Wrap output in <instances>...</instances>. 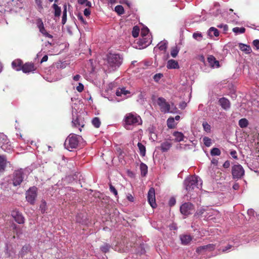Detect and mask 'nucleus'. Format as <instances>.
Masks as SVG:
<instances>
[{
	"label": "nucleus",
	"mask_w": 259,
	"mask_h": 259,
	"mask_svg": "<svg viewBox=\"0 0 259 259\" xmlns=\"http://www.w3.org/2000/svg\"><path fill=\"white\" fill-rule=\"evenodd\" d=\"M230 154L234 159H237V152L236 151L234 150L231 151Z\"/></svg>",
	"instance_id": "nucleus-59"
},
{
	"label": "nucleus",
	"mask_w": 259,
	"mask_h": 259,
	"mask_svg": "<svg viewBox=\"0 0 259 259\" xmlns=\"http://www.w3.org/2000/svg\"><path fill=\"white\" fill-rule=\"evenodd\" d=\"M37 27L39 29L40 32H41L44 36H45V37H47L50 38H53V36L51 34H49L47 31L46 29L45 28V27H44V24H43V22H42L41 19H38L37 20Z\"/></svg>",
	"instance_id": "nucleus-12"
},
{
	"label": "nucleus",
	"mask_w": 259,
	"mask_h": 259,
	"mask_svg": "<svg viewBox=\"0 0 259 259\" xmlns=\"http://www.w3.org/2000/svg\"><path fill=\"white\" fill-rule=\"evenodd\" d=\"M219 102L221 107L225 110H227L230 107V102L228 99L226 98H220Z\"/></svg>",
	"instance_id": "nucleus-17"
},
{
	"label": "nucleus",
	"mask_w": 259,
	"mask_h": 259,
	"mask_svg": "<svg viewBox=\"0 0 259 259\" xmlns=\"http://www.w3.org/2000/svg\"><path fill=\"white\" fill-rule=\"evenodd\" d=\"M124 126L126 129H129V126L140 124L142 122L141 119L139 116L129 113L125 115L124 118Z\"/></svg>",
	"instance_id": "nucleus-2"
},
{
	"label": "nucleus",
	"mask_w": 259,
	"mask_h": 259,
	"mask_svg": "<svg viewBox=\"0 0 259 259\" xmlns=\"http://www.w3.org/2000/svg\"><path fill=\"white\" fill-rule=\"evenodd\" d=\"M232 30L236 34L244 33L245 32V28L244 27H236L233 28Z\"/></svg>",
	"instance_id": "nucleus-38"
},
{
	"label": "nucleus",
	"mask_w": 259,
	"mask_h": 259,
	"mask_svg": "<svg viewBox=\"0 0 259 259\" xmlns=\"http://www.w3.org/2000/svg\"><path fill=\"white\" fill-rule=\"evenodd\" d=\"M204 145L206 147H210L212 144L211 139L207 137H204L203 138Z\"/></svg>",
	"instance_id": "nucleus-40"
},
{
	"label": "nucleus",
	"mask_w": 259,
	"mask_h": 259,
	"mask_svg": "<svg viewBox=\"0 0 259 259\" xmlns=\"http://www.w3.org/2000/svg\"><path fill=\"white\" fill-rule=\"evenodd\" d=\"M159 49L161 50V51H163V50H165L166 49V46L165 45V44H162V45H161L159 47Z\"/></svg>",
	"instance_id": "nucleus-64"
},
{
	"label": "nucleus",
	"mask_w": 259,
	"mask_h": 259,
	"mask_svg": "<svg viewBox=\"0 0 259 259\" xmlns=\"http://www.w3.org/2000/svg\"><path fill=\"white\" fill-rule=\"evenodd\" d=\"M179 49L177 46L171 48L170 51V55L173 58H176L178 54Z\"/></svg>",
	"instance_id": "nucleus-39"
},
{
	"label": "nucleus",
	"mask_w": 259,
	"mask_h": 259,
	"mask_svg": "<svg viewBox=\"0 0 259 259\" xmlns=\"http://www.w3.org/2000/svg\"><path fill=\"white\" fill-rule=\"evenodd\" d=\"M207 61L208 63L209 64V65L211 67H218L220 66L219 62L217 61L215 58L212 55H210L208 57Z\"/></svg>",
	"instance_id": "nucleus-19"
},
{
	"label": "nucleus",
	"mask_w": 259,
	"mask_h": 259,
	"mask_svg": "<svg viewBox=\"0 0 259 259\" xmlns=\"http://www.w3.org/2000/svg\"><path fill=\"white\" fill-rule=\"evenodd\" d=\"M130 92L125 90V88H119L117 90L116 95L117 96H121L122 95H126L129 94Z\"/></svg>",
	"instance_id": "nucleus-31"
},
{
	"label": "nucleus",
	"mask_w": 259,
	"mask_h": 259,
	"mask_svg": "<svg viewBox=\"0 0 259 259\" xmlns=\"http://www.w3.org/2000/svg\"><path fill=\"white\" fill-rule=\"evenodd\" d=\"M204 246L205 247V251H212L215 248L214 245L212 244H209L206 245H204Z\"/></svg>",
	"instance_id": "nucleus-48"
},
{
	"label": "nucleus",
	"mask_w": 259,
	"mask_h": 259,
	"mask_svg": "<svg viewBox=\"0 0 259 259\" xmlns=\"http://www.w3.org/2000/svg\"><path fill=\"white\" fill-rule=\"evenodd\" d=\"M23 61L20 59H16L12 63V66L16 71H20L22 69Z\"/></svg>",
	"instance_id": "nucleus-18"
},
{
	"label": "nucleus",
	"mask_w": 259,
	"mask_h": 259,
	"mask_svg": "<svg viewBox=\"0 0 259 259\" xmlns=\"http://www.w3.org/2000/svg\"><path fill=\"white\" fill-rule=\"evenodd\" d=\"M166 67L169 69H179V65L178 61L170 59L167 61Z\"/></svg>",
	"instance_id": "nucleus-20"
},
{
	"label": "nucleus",
	"mask_w": 259,
	"mask_h": 259,
	"mask_svg": "<svg viewBox=\"0 0 259 259\" xmlns=\"http://www.w3.org/2000/svg\"><path fill=\"white\" fill-rule=\"evenodd\" d=\"M176 202V199L174 197H171V198H170V199L169 200L168 204L170 206H172L175 205Z\"/></svg>",
	"instance_id": "nucleus-55"
},
{
	"label": "nucleus",
	"mask_w": 259,
	"mask_h": 259,
	"mask_svg": "<svg viewBox=\"0 0 259 259\" xmlns=\"http://www.w3.org/2000/svg\"><path fill=\"white\" fill-rule=\"evenodd\" d=\"M115 11L119 15H121L124 14V10L121 5H117L115 7Z\"/></svg>",
	"instance_id": "nucleus-37"
},
{
	"label": "nucleus",
	"mask_w": 259,
	"mask_h": 259,
	"mask_svg": "<svg viewBox=\"0 0 259 259\" xmlns=\"http://www.w3.org/2000/svg\"><path fill=\"white\" fill-rule=\"evenodd\" d=\"M72 122L73 126L78 127L79 131L81 132V128L84 126L83 120L80 118L76 117L75 119H73Z\"/></svg>",
	"instance_id": "nucleus-15"
},
{
	"label": "nucleus",
	"mask_w": 259,
	"mask_h": 259,
	"mask_svg": "<svg viewBox=\"0 0 259 259\" xmlns=\"http://www.w3.org/2000/svg\"><path fill=\"white\" fill-rule=\"evenodd\" d=\"M84 89V86L81 83H79L78 85L76 87V90L81 93Z\"/></svg>",
	"instance_id": "nucleus-54"
},
{
	"label": "nucleus",
	"mask_w": 259,
	"mask_h": 259,
	"mask_svg": "<svg viewBox=\"0 0 259 259\" xmlns=\"http://www.w3.org/2000/svg\"><path fill=\"white\" fill-rule=\"evenodd\" d=\"M253 45L256 47V49H259V40L256 39L253 40Z\"/></svg>",
	"instance_id": "nucleus-57"
},
{
	"label": "nucleus",
	"mask_w": 259,
	"mask_h": 259,
	"mask_svg": "<svg viewBox=\"0 0 259 259\" xmlns=\"http://www.w3.org/2000/svg\"><path fill=\"white\" fill-rule=\"evenodd\" d=\"M202 35L201 33L195 32L193 34V37L195 39H198V37L201 38Z\"/></svg>",
	"instance_id": "nucleus-56"
},
{
	"label": "nucleus",
	"mask_w": 259,
	"mask_h": 259,
	"mask_svg": "<svg viewBox=\"0 0 259 259\" xmlns=\"http://www.w3.org/2000/svg\"><path fill=\"white\" fill-rule=\"evenodd\" d=\"M181 243L184 245L189 244L192 240V237L188 234H182L180 236Z\"/></svg>",
	"instance_id": "nucleus-14"
},
{
	"label": "nucleus",
	"mask_w": 259,
	"mask_h": 259,
	"mask_svg": "<svg viewBox=\"0 0 259 259\" xmlns=\"http://www.w3.org/2000/svg\"><path fill=\"white\" fill-rule=\"evenodd\" d=\"M77 18L78 20L83 24L84 25L87 24V21L84 19L82 15L81 14H79L77 15Z\"/></svg>",
	"instance_id": "nucleus-53"
},
{
	"label": "nucleus",
	"mask_w": 259,
	"mask_h": 259,
	"mask_svg": "<svg viewBox=\"0 0 259 259\" xmlns=\"http://www.w3.org/2000/svg\"><path fill=\"white\" fill-rule=\"evenodd\" d=\"M202 126L204 130L207 133H210L211 131L210 125L206 121H204L202 123Z\"/></svg>",
	"instance_id": "nucleus-47"
},
{
	"label": "nucleus",
	"mask_w": 259,
	"mask_h": 259,
	"mask_svg": "<svg viewBox=\"0 0 259 259\" xmlns=\"http://www.w3.org/2000/svg\"><path fill=\"white\" fill-rule=\"evenodd\" d=\"M7 166V159L5 156L0 155V172H3Z\"/></svg>",
	"instance_id": "nucleus-23"
},
{
	"label": "nucleus",
	"mask_w": 259,
	"mask_h": 259,
	"mask_svg": "<svg viewBox=\"0 0 259 259\" xmlns=\"http://www.w3.org/2000/svg\"><path fill=\"white\" fill-rule=\"evenodd\" d=\"M173 136L175 137V141L176 142H181L184 140V134L179 132H175L173 133Z\"/></svg>",
	"instance_id": "nucleus-25"
},
{
	"label": "nucleus",
	"mask_w": 259,
	"mask_h": 259,
	"mask_svg": "<svg viewBox=\"0 0 259 259\" xmlns=\"http://www.w3.org/2000/svg\"><path fill=\"white\" fill-rule=\"evenodd\" d=\"M23 173L21 170H16L14 174L13 185L15 186L20 185L23 181Z\"/></svg>",
	"instance_id": "nucleus-10"
},
{
	"label": "nucleus",
	"mask_w": 259,
	"mask_h": 259,
	"mask_svg": "<svg viewBox=\"0 0 259 259\" xmlns=\"http://www.w3.org/2000/svg\"><path fill=\"white\" fill-rule=\"evenodd\" d=\"M194 210V206L193 204L190 202H186L180 207L181 212L185 216H188L191 214Z\"/></svg>",
	"instance_id": "nucleus-7"
},
{
	"label": "nucleus",
	"mask_w": 259,
	"mask_h": 259,
	"mask_svg": "<svg viewBox=\"0 0 259 259\" xmlns=\"http://www.w3.org/2000/svg\"><path fill=\"white\" fill-rule=\"evenodd\" d=\"M140 32V29L137 26H135L133 27L132 30V35L134 37L136 38L139 36Z\"/></svg>",
	"instance_id": "nucleus-42"
},
{
	"label": "nucleus",
	"mask_w": 259,
	"mask_h": 259,
	"mask_svg": "<svg viewBox=\"0 0 259 259\" xmlns=\"http://www.w3.org/2000/svg\"><path fill=\"white\" fill-rule=\"evenodd\" d=\"M163 76V74L159 73H156L153 76V79L155 82H158L159 80Z\"/></svg>",
	"instance_id": "nucleus-49"
},
{
	"label": "nucleus",
	"mask_w": 259,
	"mask_h": 259,
	"mask_svg": "<svg viewBox=\"0 0 259 259\" xmlns=\"http://www.w3.org/2000/svg\"><path fill=\"white\" fill-rule=\"evenodd\" d=\"M78 3L81 5H84L85 7L90 8L92 6V4L88 0H77Z\"/></svg>",
	"instance_id": "nucleus-41"
},
{
	"label": "nucleus",
	"mask_w": 259,
	"mask_h": 259,
	"mask_svg": "<svg viewBox=\"0 0 259 259\" xmlns=\"http://www.w3.org/2000/svg\"><path fill=\"white\" fill-rule=\"evenodd\" d=\"M172 144L169 141H165L161 143L160 145V149L162 152L167 151L171 147Z\"/></svg>",
	"instance_id": "nucleus-24"
},
{
	"label": "nucleus",
	"mask_w": 259,
	"mask_h": 259,
	"mask_svg": "<svg viewBox=\"0 0 259 259\" xmlns=\"http://www.w3.org/2000/svg\"><path fill=\"white\" fill-rule=\"evenodd\" d=\"M127 199L131 202H133L134 201V198L131 194H128L127 196Z\"/></svg>",
	"instance_id": "nucleus-62"
},
{
	"label": "nucleus",
	"mask_w": 259,
	"mask_h": 259,
	"mask_svg": "<svg viewBox=\"0 0 259 259\" xmlns=\"http://www.w3.org/2000/svg\"><path fill=\"white\" fill-rule=\"evenodd\" d=\"M93 125L96 128H99L101 125V121L99 117H94L92 121Z\"/></svg>",
	"instance_id": "nucleus-35"
},
{
	"label": "nucleus",
	"mask_w": 259,
	"mask_h": 259,
	"mask_svg": "<svg viewBox=\"0 0 259 259\" xmlns=\"http://www.w3.org/2000/svg\"><path fill=\"white\" fill-rule=\"evenodd\" d=\"M108 65L112 68L119 67L122 62V57L118 54L109 53L107 55Z\"/></svg>",
	"instance_id": "nucleus-1"
},
{
	"label": "nucleus",
	"mask_w": 259,
	"mask_h": 259,
	"mask_svg": "<svg viewBox=\"0 0 259 259\" xmlns=\"http://www.w3.org/2000/svg\"><path fill=\"white\" fill-rule=\"evenodd\" d=\"M140 154L142 156H145L146 154V147L141 143L139 142L137 144Z\"/></svg>",
	"instance_id": "nucleus-30"
},
{
	"label": "nucleus",
	"mask_w": 259,
	"mask_h": 259,
	"mask_svg": "<svg viewBox=\"0 0 259 259\" xmlns=\"http://www.w3.org/2000/svg\"><path fill=\"white\" fill-rule=\"evenodd\" d=\"M230 162L228 160L226 161L223 164V167L224 168H228L230 166Z\"/></svg>",
	"instance_id": "nucleus-60"
},
{
	"label": "nucleus",
	"mask_w": 259,
	"mask_h": 259,
	"mask_svg": "<svg viewBox=\"0 0 259 259\" xmlns=\"http://www.w3.org/2000/svg\"><path fill=\"white\" fill-rule=\"evenodd\" d=\"M207 211L205 212V214L204 215L205 217L208 219L212 215H214L218 213V211L214 209L209 208L208 207H206Z\"/></svg>",
	"instance_id": "nucleus-29"
},
{
	"label": "nucleus",
	"mask_w": 259,
	"mask_h": 259,
	"mask_svg": "<svg viewBox=\"0 0 259 259\" xmlns=\"http://www.w3.org/2000/svg\"><path fill=\"white\" fill-rule=\"evenodd\" d=\"M231 172L233 179L239 180L244 176L245 170L242 165L237 164L232 166Z\"/></svg>",
	"instance_id": "nucleus-5"
},
{
	"label": "nucleus",
	"mask_w": 259,
	"mask_h": 259,
	"mask_svg": "<svg viewBox=\"0 0 259 259\" xmlns=\"http://www.w3.org/2000/svg\"><path fill=\"white\" fill-rule=\"evenodd\" d=\"M52 7L54 9V16L56 17H59L61 13V8L56 4H54Z\"/></svg>",
	"instance_id": "nucleus-28"
},
{
	"label": "nucleus",
	"mask_w": 259,
	"mask_h": 259,
	"mask_svg": "<svg viewBox=\"0 0 259 259\" xmlns=\"http://www.w3.org/2000/svg\"><path fill=\"white\" fill-rule=\"evenodd\" d=\"M83 14L87 17L89 16L91 14V11L89 9H85L83 11Z\"/></svg>",
	"instance_id": "nucleus-58"
},
{
	"label": "nucleus",
	"mask_w": 259,
	"mask_h": 259,
	"mask_svg": "<svg viewBox=\"0 0 259 259\" xmlns=\"http://www.w3.org/2000/svg\"><path fill=\"white\" fill-rule=\"evenodd\" d=\"M167 125L169 128H174L175 127V119L172 117H169L167 120Z\"/></svg>",
	"instance_id": "nucleus-32"
},
{
	"label": "nucleus",
	"mask_w": 259,
	"mask_h": 259,
	"mask_svg": "<svg viewBox=\"0 0 259 259\" xmlns=\"http://www.w3.org/2000/svg\"><path fill=\"white\" fill-rule=\"evenodd\" d=\"M109 189H110V191H111V192L113 193L115 196H117V195H118L117 191L116 190L115 188L111 184H109Z\"/></svg>",
	"instance_id": "nucleus-51"
},
{
	"label": "nucleus",
	"mask_w": 259,
	"mask_h": 259,
	"mask_svg": "<svg viewBox=\"0 0 259 259\" xmlns=\"http://www.w3.org/2000/svg\"><path fill=\"white\" fill-rule=\"evenodd\" d=\"M111 248V245L108 243H105L100 247L101 250L104 252L106 253L108 252Z\"/></svg>",
	"instance_id": "nucleus-36"
},
{
	"label": "nucleus",
	"mask_w": 259,
	"mask_h": 259,
	"mask_svg": "<svg viewBox=\"0 0 259 259\" xmlns=\"http://www.w3.org/2000/svg\"><path fill=\"white\" fill-rule=\"evenodd\" d=\"M31 246L29 244L24 245L19 252L20 256L22 258L27 254L30 251Z\"/></svg>",
	"instance_id": "nucleus-21"
},
{
	"label": "nucleus",
	"mask_w": 259,
	"mask_h": 259,
	"mask_svg": "<svg viewBox=\"0 0 259 259\" xmlns=\"http://www.w3.org/2000/svg\"><path fill=\"white\" fill-rule=\"evenodd\" d=\"M149 30L148 28H143L141 31V36H148Z\"/></svg>",
	"instance_id": "nucleus-50"
},
{
	"label": "nucleus",
	"mask_w": 259,
	"mask_h": 259,
	"mask_svg": "<svg viewBox=\"0 0 259 259\" xmlns=\"http://www.w3.org/2000/svg\"><path fill=\"white\" fill-rule=\"evenodd\" d=\"M208 35L211 37L213 36L217 37L219 35V31L217 28L211 27L208 31Z\"/></svg>",
	"instance_id": "nucleus-26"
},
{
	"label": "nucleus",
	"mask_w": 259,
	"mask_h": 259,
	"mask_svg": "<svg viewBox=\"0 0 259 259\" xmlns=\"http://www.w3.org/2000/svg\"><path fill=\"white\" fill-rule=\"evenodd\" d=\"M67 20V6L64 5L63 7V16L62 19V23L65 24Z\"/></svg>",
	"instance_id": "nucleus-34"
},
{
	"label": "nucleus",
	"mask_w": 259,
	"mask_h": 259,
	"mask_svg": "<svg viewBox=\"0 0 259 259\" xmlns=\"http://www.w3.org/2000/svg\"><path fill=\"white\" fill-rule=\"evenodd\" d=\"M37 196V188L31 187L26 192V199L31 205H34Z\"/></svg>",
	"instance_id": "nucleus-6"
},
{
	"label": "nucleus",
	"mask_w": 259,
	"mask_h": 259,
	"mask_svg": "<svg viewBox=\"0 0 259 259\" xmlns=\"http://www.w3.org/2000/svg\"><path fill=\"white\" fill-rule=\"evenodd\" d=\"M15 254V252L13 248L9 249L8 247L7 248L6 251V254L9 257H12L13 255Z\"/></svg>",
	"instance_id": "nucleus-46"
},
{
	"label": "nucleus",
	"mask_w": 259,
	"mask_h": 259,
	"mask_svg": "<svg viewBox=\"0 0 259 259\" xmlns=\"http://www.w3.org/2000/svg\"><path fill=\"white\" fill-rule=\"evenodd\" d=\"M205 251V249L204 246H201L196 248V252L199 254Z\"/></svg>",
	"instance_id": "nucleus-52"
},
{
	"label": "nucleus",
	"mask_w": 259,
	"mask_h": 259,
	"mask_svg": "<svg viewBox=\"0 0 259 259\" xmlns=\"http://www.w3.org/2000/svg\"><path fill=\"white\" fill-rule=\"evenodd\" d=\"M239 125L241 128L246 127L248 125V121L246 118H241L239 120Z\"/></svg>",
	"instance_id": "nucleus-33"
},
{
	"label": "nucleus",
	"mask_w": 259,
	"mask_h": 259,
	"mask_svg": "<svg viewBox=\"0 0 259 259\" xmlns=\"http://www.w3.org/2000/svg\"><path fill=\"white\" fill-rule=\"evenodd\" d=\"M140 167L141 172V176L143 177H145L148 172V166H147L146 164L142 162L140 164Z\"/></svg>",
	"instance_id": "nucleus-27"
},
{
	"label": "nucleus",
	"mask_w": 259,
	"mask_h": 259,
	"mask_svg": "<svg viewBox=\"0 0 259 259\" xmlns=\"http://www.w3.org/2000/svg\"><path fill=\"white\" fill-rule=\"evenodd\" d=\"M221 153L220 150L218 148H213L210 151L211 156H219Z\"/></svg>",
	"instance_id": "nucleus-45"
},
{
	"label": "nucleus",
	"mask_w": 259,
	"mask_h": 259,
	"mask_svg": "<svg viewBox=\"0 0 259 259\" xmlns=\"http://www.w3.org/2000/svg\"><path fill=\"white\" fill-rule=\"evenodd\" d=\"M148 201L151 206L154 208L157 207V204L155 201V189L153 188H151L148 193Z\"/></svg>",
	"instance_id": "nucleus-9"
},
{
	"label": "nucleus",
	"mask_w": 259,
	"mask_h": 259,
	"mask_svg": "<svg viewBox=\"0 0 259 259\" xmlns=\"http://www.w3.org/2000/svg\"><path fill=\"white\" fill-rule=\"evenodd\" d=\"M198 178L195 176H190L187 178L184 181L185 188L189 193H190L195 188H198Z\"/></svg>",
	"instance_id": "nucleus-4"
},
{
	"label": "nucleus",
	"mask_w": 259,
	"mask_h": 259,
	"mask_svg": "<svg viewBox=\"0 0 259 259\" xmlns=\"http://www.w3.org/2000/svg\"><path fill=\"white\" fill-rule=\"evenodd\" d=\"M12 216L17 223L21 224L24 223V218L22 215V213L18 211H13L12 212Z\"/></svg>",
	"instance_id": "nucleus-13"
},
{
	"label": "nucleus",
	"mask_w": 259,
	"mask_h": 259,
	"mask_svg": "<svg viewBox=\"0 0 259 259\" xmlns=\"http://www.w3.org/2000/svg\"><path fill=\"white\" fill-rule=\"evenodd\" d=\"M80 137L76 134H70L65 141L64 146L65 148L69 151H71L72 149L76 148L78 146Z\"/></svg>",
	"instance_id": "nucleus-3"
},
{
	"label": "nucleus",
	"mask_w": 259,
	"mask_h": 259,
	"mask_svg": "<svg viewBox=\"0 0 259 259\" xmlns=\"http://www.w3.org/2000/svg\"><path fill=\"white\" fill-rule=\"evenodd\" d=\"M219 28H223L224 30H227L228 29V26L227 25L220 24L217 26Z\"/></svg>",
	"instance_id": "nucleus-61"
},
{
	"label": "nucleus",
	"mask_w": 259,
	"mask_h": 259,
	"mask_svg": "<svg viewBox=\"0 0 259 259\" xmlns=\"http://www.w3.org/2000/svg\"><path fill=\"white\" fill-rule=\"evenodd\" d=\"M48 59V56L47 55H45L41 59V60L40 61V63H42L43 62L47 61Z\"/></svg>",
	"instance_id": "nucleus-63"
},
{
	"label": "nucleus",
	"mask_w": 259,
	"mask_h": 259,
	"mask_svg": "<svg viewBox=\"0 0 259 259\" xmlns=\"http://www.w3.org/2000/svg\"><path fill=\"white\" fill-rule=\"evenodd\" d=\"M141 38L139 40V44L145 48L149 46L152 42V40L150 37V36H141Z\"/></svg>",
	"instance_id": "nucleus-16"
},
{
	"label": "nucleus",
	"mask_w": 259,
	"mask_h": 259,
	"mask_svg": "<svg viewBox=\"0 0 259 259\" xmlns=\"http://www.w3.org/2000/svg\"><path fill=\"white\" fill-rule=\"evenodd\" d=\"M207 211V210L206 209V208H202V207L200 208L197 210L194 215L195 216H200V215L203 214L204 213H205L206 211Z\"/></svg>",
	"instance_id": "nucleus-43"
},
{
	"label": "nucleus",
	"mask_w": 259,
	"mask_h": 259,
	"mask_svg": "<svg viewBox=\"0 0 259 259\" xmlns=\"http://www.w3.org/2000/svg\"><path fill=\"white\" fill-rule=\"evenodd\" d=\"M47 203L45 200H42L41 204L39 206V209L40 210L42 213L45 212L47 210Z\"/></svg>",
	"instance_id": "nucleus-44"
},
{
	"label": "nucleus",
	"mask_w": 259,
	"mask_h": 259,
	"mask_svg": "<svg viewBox=\"0 0 259 259\" xmlns=\"http://www.w3.org/2000/svg\"><path fill=\"white\" fill-rule=\"evenodd\" d=\"M239 48L240 50L247 54H250L252 51L251 49L249 46L244 44H239Z\"/></svg>",
	"instance_id": "nucleus-22"
},
{
	"label": "nucleus",
	"mask_w": 259,
	"mask_h": 259,
	"mask_svg": "<svg viewBox=\"0 0 259 259\" xmlns=\"http://www.w3.org/2000/svg\"><path fill=\"white\" fill-rule=\"evenodd\" d=\"M36 69V67L34 63L32 62H26L23 64L21 70L25 73H29L34 71Z\"/></svg>",
	"instance_id": "nucleus-11"
},
{
	"label": "nucleus",
	"mask_w": 259,
	"mask_h": 259,
	"mask_svg": "<svg viewBox=\"0 0 259 259\" xmlns=\"http://www.w3.org/2000/svg\"><path fill=\"white\" fill-rule=\"evenodd\" d=\"M157 104L160 107L161 112L166 113L170 110V105L166 102V100L162 97H159L157 100Z\"/></svg>",
	"instance_id": "nucleus-8"
}]
</instances>
